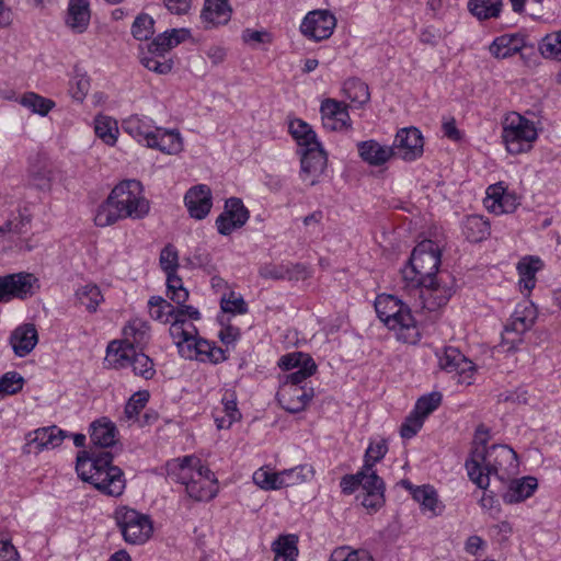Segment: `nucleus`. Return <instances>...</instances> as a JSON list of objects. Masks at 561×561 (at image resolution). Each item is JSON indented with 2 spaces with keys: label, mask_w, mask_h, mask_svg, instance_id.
<instances>
[{
  "label": "nucleus",
  "mask_w": 561,
  "mask_h": 561,
  "mask_svg": "<svg viewBox=\"0 0 561 561\" xmlns=\"http://www.w3.org/2000/svg\"><path fill=\"white\" fill-rule=\"evenodd\" d=\"M483 438L470 451L465 462L469 479L480 489L486 490L491 477L504 482L518 471V457L507 445L486 447Z\"/></svg>",
  "instance_id": "f257e3e1"
},
{
  "label": "nucleus",
  "mask_w": 561,
  "mask_h": 561,
  "mask_svg": "<svg viewBox=\"0 0 561 561\" xmlns=\"http://www.w3.org/2000/svg\"><path fill=\"white\" fill-rule=\"evenodd\" d=\"M440 257L438 244L426 239L413 249L409 263L402 268V277L407 286L425 288L437 300L438 306L445 305L451 297V288H442L436 278Z\"/></svg>",
  "instance_id": "f03ea898"
},
{
  "label": "nucleus",
  "mask_w": 561,
  "mask_h": 561,
  "mask_svg": "<svg viewBox=\"0 0 561 561\" xmlns=\"http://www.w3.org/2000/svg\"><path fill=\"white\" fill-rule=\"evenodd\" d=\"M149 210L150 204L144 195L141 183L137 180H124L98 207L94 222L98 227H107L125 218L142 219Z\"/></svg>",
  "instance_id": "7ed1b4c3"
},
{
  "label": "nucleus",
  "mask_w": 561,
  "mask_h": 561,
  "mask_svg": "<svg viewBox=\"0 0 561 561\" xmlns=\"http://www.w3.org/2000/svg\"><path fill=\"white\" fill-rule=\"evenodd\" d=\"M113 455L106 450H82L77 456L76 470L82 481L94 485L108 496L123 494L126 481L123 470L112 465Z\"/></svg>",
  "instance_id": "20e7f679"
},
{
  "label": "nucleus",
  "mask_w": 561,
  "mask_h": 561,
  "mask_svg": "<svg viewBox=\"0 0 561 561\" xmlns=\"http://www.w3.org/2000/svg\"><path fill=\"white\" fill-rule=\"evenodd\" d=\"M378 318L390 330L396 331L397 339L403 343L415 344L421 333L411 309L393 295H379L375 300Z\"/></svg>",
  "instance_id": "39448f33"
},
{
  "label": "nucleus",
  "mask_w": 561,
  "mask_h": 561,
  "mask_svg": "<svg viewBox=\"0 0 561 561\" xmlns=\"http://www.w3.org/2000/svg\"><path fill=\"white\" fill-rule=\"evenodd\" d=\"M538 137L535 123L523 115L512 112L503 122L502 138L510 153L518 154L530 148Z\"/></svg>",
  "instance_id": "423d86ee"
},
{
  "label": "nucleus",
  "mask_w": 561,
  "mask_h": 561,
  "mask_svg": "<svg viewBox=\"0 0 561 561\" xmlns=\"http://www.w3.org/2000/svg\"><path fill=\"white\" fill-rule=\"evenodd\" d=\"M115 520L124 540L129 545H142L153 533L150 517L133 508H117Z\"/></svg>",
  "instance_id": "0eeeda50"
},
{
  "label": "nucleus",
  "mask_w": 561,
  "mask_h": 561,
  "mask_svg": "<svg viewBox=\"0 0 561 561\" xmlns=\"http://www.w3.org/2000/svg\"><path fill=\"white\" fill-rule=\"evenodd\" d=\"M39 288L38 279L31 273L20 272L0 276V302L32 297Z\"/></svg>",
  "instance_id": "6e6552de"
},
{
  "label": "nucleus",
  "mask_w": 561,
  "mask_h": 561,
  "mask_svg": "<svg viewBox=\"0 0 561 561\" xmlns=\"http://www.w3.org/2000/svg\"><path fill=\"white\" fill-rule=\"evenodd\" d=\"M250 218V211L239 197L226 201L224 211L216 219V227L221 236H229L243 227Z\"/></svg>",
  "instance_id": "1a4fd4ad"
},
{
  "label": "nucleus",
  "mask_w": 561,
  "mask_h": 561,
  "mask_svg": "<svg viewBox=\"0 0 561 561\" xmlns=\"http://www.w3.org/2000/svg\"><path fill=\"white\" fill-rule=\"evenodd\" d=\"M299 154L301 180L311 186L318 184L328 164V156L322 145L309 149H299Z\"/></svg>",
  "instance_id": "9d476101"
},
{
  "label": "nucleus",
  "mask_w": 561,
  "mask_h": 561,
  "mask_svg": "<svg viewBox=\"0 0 561 561\" xmlns=\"http://www.w3.org/2000/svg\"><path fill=\"white\" fill-rule=\"evenodd\" d=\"M336 26L335 16L328 10H314L309 12L301 25V33L310 39L320 42L329 38Z\"/></svg>",
  "instance_id": "9b49d317"
},
{
  "label": "nucleus",
  "mask_w": 561,
  "mask_h": 561,
  "mask_svg": "<svg viewBox=\"0 0 561 561\" xmlns=\"http://www.w3.org/2000/svg\"><path fill=\"white\" fill-rule=\"evenodd\" d=\"M536 318L537 309L531 301H524L516 306L510 322L505 325V334L516 333L517 336L511 341L503 336V340L511 344L508 350L516 347V344L522 341V334L533 327Z\"/></svg>",
  "instance_id": "f8f14e48"
},
{
  "label": "nucleus",
  "mask_w": 561,
  "mask_h": 561,
  "mask_svg": "<svg viewBox=\"0 0 561 561\" xmlns=\"http://www.w3.org/2000/svg\"><path fill=\"white\" fill-rule=\"evenodd\" d=\"M423 137L416 127L400 129L394 138L392 156H398L405 161H413L423 153Z\"/></svg>",
  "instance_id": "ddd939ff"
},
{
  "label": "nucleus",
  "mask_w": 561,
  "mask_h": 561,
  "mask_svg": "<svg viewBox=\"0 0 561 561\" xmlns=\"http://www.w3.org/2000/svg\"><path fill=\"white\" fill-rule=\"evenodd\" d=\"M313 388L294 387L290 383H280L276 398L283 409L290 413H298L308 405L313 398Z\"/></svg>",
  "instance_id": "4468645a"
},
{
  "label": "nucleus",
  "mask_w": 561,
  "mask_h": 561,
  "mask_svg": "<svg viewBox=\"0 0 561 561\" xmlns=\"http://www.w3.org/2000/svg\"><path fill=\"white\" fill-rule=\"evenodd\" d=\"M322 125L325 129L336 131L351 127L347 106L343 102L327 99L320 106Z\"/></svg>",
  "instance_id": "2eb2a0df"
},
{
  "label": "nucleus",
  "mask_w": 561,
  "mask_h": 561,
  "mask_svg": "<svg viewBox=\"0 0 561 561\" xmlns=\"http://www.w3.org/2000/svg\"><path fill=\"white\" fill-rule=\"evenodd\" d=\"M186 494L194 501H209L218 492L215 473L206 466L199 467L195 478L187 483Z\"/></svg>",
  "instance_id": "dca6fc26"
},
{
  "label": "nucleus",
  "mask_w": 561,
  "mask_h": 561,
  "mask_svg": "<svg viewBox=\"0 0 561 561\" xmlns=\"http://www.w3.org/2000/svg\"><path fill=\"white\" fill-rule=\"evenodd\" d=\"M184 204L192 218L197 220L206 218L213 207L210 188L205 184L191 187L185 193Z\"/></svg>",
  "instance_id": "f3484780"
},
{
  "label": "nucleus",
  "mask_w": 561,
  "mask_h": 561,
  "mask_svg": "<svg viewBox=\"0 0 561 561\" xmlns=\"http://www.w3.org/2000/svg\"><path fill=\"white\" fill-rule=\"evenodd\" d=\"M204 467L201 459L195 456H184L183 458H175L167 462L168 478L175 483H181L187 488L195 478V474Z\"/></svg>",
  "instance_id": "a211bd4d"
},
{
  "label": "nucleus",
  "mask_w": 561,
  "mask_h": 561,
  "mask_svg": "<svg viewBox=\"0 0 561 561\" xmlns=\"http://www.w3.org/2000/svg\"><path fill=\"white\" fill-rule=\"evenodd\" d=\"M485 207L496 214H511L519 205L515 194L507 192L502 183L490 185L486 190Z\"/></svg>",
  "instance_id": "6ab92c4d"
},
{
  "label": "nucleus",
  "mask_w": 561,
  "mask_h": 561,
  "mask_svg": "<svg viewBox=\"0 0 561 561\" xmlns=\"http://www.w3.org/2000/svg\"><path fill=\"white\" fill-rule=\"evenodd\" d=\"M9 342L15 356H27L38 342V333L35 325L33 323L19 325L12 331Z\"/></svg>",
  "instance_id": "aec40b11"
},
{
  "label": "nucleus",
  "mask_w": 561,
  "mask_h": 561,
  "mask_svg": "<svg viewBox=\"0 0 561 561\" xmlns=\"http://www.w3.org/2000/svg\"><path fill=\"white\" fill-rule=\"evenodd\" d=\"M117 354L121 365H130L135 375L147 380L154 376L156 370L152 359L144 353H135L133 345L117 351Z\"/></svg>",
  "instance_id": "412c9836"
},
{
  "label": "nucleus",
  "mask_w": 561,
  "mask_h": 561,
  "mask_svg": "<svg viewBox=\"0 0 561 561\" xmlns=\"http://www.w3.org/2000/svg\"><path fill=\"white\" fill-rule=\"evenodd\" d=\"M66 433L57 426L37 428L27 435V446L34 447L36 453L44 449H54L61 445Z\"/></svg>",
  "instance_id": "4be33fe9"
},
{
  "label": "nucleus",
  "mask_w": 561,
  "mask_h": 561,
  "mask_svg": "<svg viewBox=\"0 0 561 561\" xmlns=\"http://www.w3.org/2000/svg\"><path fill=\"white\" fill-rule=\"evenodd\" d=\"M439 366L447 373H457L466 375V377H470V374L474 370L473 363L453 346L446 347L443 355L439 356Z\"/></svg>",
  "instance_id": "5701e85b"
},
{
  "label": "nucleus",
  "mask_w": 561,
  "mask_h": 561,
  "mask_svg": "<svg viewBox=\"0 0 561 561\" xmlns=\"http://www.w3.org/2000/svg\"><path fill=\"white\" fill-rule=\"evenodd\" d=\"M190 36L186 28H172L156 36L151 43L147 45L150 54L164 55L184 42Z\"/></svg>",
  "instance_id": "b1692460"
},
{
  "label": "nucleus",
  "mask_w": 561,
  "mask_h": 561,
  "mask_svg": "<svg viewBox=\"0 0 561 561\" xmlns=\"http://www.w3.org/2000/svg\"><path fill=\"white\" fill-rule=\"evenodd\" d=\"M116 426L110 421L96 420L91 424L90 439L93 447L90 450H104L115 444Z\"/></svg>",
  "instance_id": "393cba45"
},
{
  "label": "nucleus",
  "mask_w": 561,
  "mask_h": 561,
  "mask_svg": "<svg viewBox=\"0 0 561 561\" xmlns=\"http://www.w3.org/2000/svg\"><path fill=\"white\" fill-rule=\"evenodd\" d=\"M231 9L228 0H205L201 13L205 27L226 24L230 20Z\"/></svg>",
  "instance_id": "a878e982"
},
{
  "label": "nucleus",
  "mask_w": 561,
  "mask_h": 561,
  "mask_svg": "<svg viewBox=\"0 0 561 561\" xmlns=\"http://www.w3.org/2000/svg\"><path fill=\"white\" fill-rule=\"evenodd\" d=\"M525 47V38L519 34H504L496 37L489 49L499 59L508 58Z\"/></svg>",
  "instance_id": "bb28decb"
},
{
  "label": "nucleus",
  "mask_w": 561,
  "mask_h": 561,
  "mask_svg": "<svg viewBox=\"0 0 561 561\" xmlns=\"http://www.w3.org/2000/svg\"><path fill=\"white\" fill-rule=\"evenodd\" d=\"M537 486V479L530 476L512 480L507 491L503 494V501L507 504L523 502L534 494Z\"/></svg>",
  "instance_id": "cd10ccee"
},
{
  "label": "nucleus",
  "mask_w": 561,
  "mask_h": 561,
  "mask_svg": "<svg viewBox=\"0 0 561 561\" xmlns=\"http://www.w3.org/2000/svg\"><path fill=\"white\" fill-rule=\"evenodd\" d=\"M542 267V261L536 256H526L517 264L519 288L522 294L528 296L536 285V273Z\"/></svg>",
  "instance_id": "c85d7f7f"
},
{
  "label": "nucleus",
  "mask_w": 561,
  "mask_h": 561,
  "mask_svg": "<svg viewBox=\"0 0 561 561\" xmlns=\"http://www.w3.org/2000/svg\"><path fill=\"white\" fill-rule=\"evenodd\" d=\"M148 147L169 154H176L183 150V140L176 130L156 128V134L150 138Z\"/></svg>",
  "instance_id": "c756f323"
},
{
  "label": "nucleus",
  "mask_w": 561,
  "mask_h": 561,
  "mask_svg": "<svg viewBox=\"0 0 561 561\" xmlns=\"http://www.w3.org/2000/svg\"><path fill=\"white\" fill-rule=\"evenodd\" d=\"M123 128L139 142L145 141L147 146L156 134L153 121L147 116L131 115L124 121Z\"/></svg>",
  "instance_id": "7c9ffc66"
},
{
  "label": "nucleus",
  "mask_w": 561,
  "mask_h": 561,
  "mask_svg": "<svg viewBox=\"0 0 561 561\" xmlns=\"http://www.w3.org/2000/svg\"><path fill=\"white\" fill-rule=\"evenodd\" d=\"M413 500L421 505L423 513H430V517H436L443 513L444 505L438 500V495L434 486L430 484L416 486V489L413 490Z\"/></svg>",
  "instance_id": "2f4dec72"
},
{
  "label": "nucleus",
  "mask_w": 561,
  "mask_h": 561,
  "mask_svg": "<svg viewBox=\"0 0 561 561\" xmlns=\"http://www.w3.org/2000/svg\"><path fill=\"white\" fill-rule=\"evenodd\" d=\"M90 8L88 0H70L68 5L67 25L77 33L87 30L90 22Z\"/></svg>",
  "instance_id": "473e14b6"
},
{
  "label": "nucleus",
  "mask_w": 561,
  "mask_h": 561,
  "mask_svg": "<svg viewBox=\"0 0 561 561\" xmlns=\"http://www.w3.org/2000/svg\"><path fill=\"white\" fill-rule=\"evenodd\" d=\"M357 147L362 159L376 167L386 163L393 153L391 147L381 146L376 140L362 141Z\"/></svg>",
  "instance_id": "72a5a7b5"
},
{
  "label": "nucleus",
  "mask_w": 561,
  "mask_h": 561,
  "mask_svg": "<svg viewBox=\"0 0 561 561\" xmlns=\"http://www.w3.org/2000/svg\"><path fill=\"white\" fill-rule=\"evenodd\" d=\"M170 322V335L172 336L176 346L179 347L180 354L183 357L193 358L191 342L192 340H194V334L192 331H188L184 328L186 321L180 320L179 318H174Z\"/></svg>",
  "instance_id": "f704fd0d"
},
{
  "label": "nucleus",
  "mask_w": 561,
  "mask_h": 561,
  "mask_svg": "<svg viewBox=\"0 0 561 561\" xmlns=\"http://www.w3.org/2000/svg\"><path fill=\"white\" fill-rule=\"evenodd\" d=\"M298 537L296 535H280L272 543L274 561H296L298 557Z\"/></svg>",
  "instance_id": "c9c22d12"
},
{
  "label": "nucleus",
  "mask_w": 561,
  "mask_h": 561,
  "mask_svg": "<svg viewBox=\"0 0 561 561\" xmlns=\"http://www.w3.org/2000/svg\"><path fill=\"white\" fill-rule=\"evenodd\" d=\"M289 133L297 141L300 149L321 146L317 139L314 130L309 124L301 119H295L289 123Z\"/></svg>",
  "instance_id": "e433bc0d"
},
{
  "label": "nucleus",
  "mask_w": 561,
  "mask_h": 561,
  "mask_svg": "<svg viewBox=\"0 0 561 561\" xmlns=\"http://www.w3.org/2000/svg\"><path fill=\"white\" fill-rule=\"evenodd\" d=\"M314 474L313 468L309 465H300L290 469L279 471L278 485L287 488L310 480Z\"/></svg>",
  "instance_id": "4c0bfd02"
},
{
  "label": "nucleus",
  "mask_w": 561,
  "mask_h": 561,
  "mask_svg": "<svg viewBox=\"0 0 561 561\" xmlns=\"http://www.w3.org/2000/svg\"><path fill=\"white\" fill-rule=\"evenodd\" d=\"M463 233L470 242H480L490 234V225L482 216H469L463 225Z\"/></svg>",
  "instance_id": "58836bf2"
},
{
  "label": "nucleus",
  "mask_w": 561,
  "mask_h": 561,
  "mask_svg": "<svg viewBox=\"0 0 561 561\" xmlns=\"http://www.w3.org/2000/svg\"><path fill=\"white\" fill-rule=\"evenodd\" d=\"M343 91L346 98L358 106H363L370 100L368 85L357 78L347 79L344 82Z\"/></svg>",
  "instance_id": "ea45409f"
},
{
  "label": "nucleus",
  "mask_w": 561,
  "mask_h": 561,
  "mask_svg": "<svg viewBox=\"0 0 561 561\" xmlns=\"http://www.w3.org/2000/svg\"><path fill=\"white\" fill-rule=\"evenodd\" d=\"M76 298L91 313L95 312L99 305L103 301V295L95 284H87L79 287L76 291Z\"/></svg>",
  "instance_id": "a19ab883"
},
{
  "label": "nucleus",
  "mask_w": 561,
  "mask_h": 561,
  "mask_svg": "<svg viewBox=\"0 0 561 561\" xmlns=\"http://www.w3.org/2000/svg\"><path fill=\"white\" fill-rule=\"evenodd\" d=\"M221 402L224 405L222 412L225 415L215 416V422L217 428L219 430L229 428L234 422L241 419V413L237 408V399L233 392L229 396H224Z\"/></svg>",
  "instance_id": "79ce46f5"
},
{
  "label": "nucleus",
  "mask_w": 561,
  "mask_h": 561,
  "mask_svg": "<svg viewBox=\"0 0 561 561\" xmlns=\"http://www.w3.org/2000/svg\"><path fill=\"white\" fill-rule=\"evenodd\" d=\"M502 8V0H469L468 9L479 20L497 18Z\"/></svg>",
  "instance_id": "37998d69"
},
{
  "label": "nucleus",
  "mask_w": 561,
  "mask_h": 561,
  "mask_svg": "<svg viewBox=\"0 0 561 561\" xmlns=\"http://www.w3.org/2000/svg\"><path fill=\"white\" fill-rule=\"evenodd\" d=\"M139 58L145 68L158 75H168L173 68L172 59H165L164 55L150 54L148 48L140 49Z\"/></svg>",
  "instance_id": "c03bdc74"
},
{
  "label": "nucleus",
  "mask_w": 561,
  "mask_h": 561,
  "mask_svg": "<svg viewBox=\"0 0 561 561\" xmlns=\"http://www.w3.org/2000/svg\"><path fill=\"white\" fill-rule=\"evenodd\" d=\"M149 313L153 320L168 323L174 319V306L161 296H152L148 301Z\"/></svg>",
  "instance_id": "a18cd8bd"
},
{
  "label": "nucleus",
  "mask_w": 561,
  "mask_h": 561,
  "mask_svg": "<svg viewBox=\"0 0 561 561\" xmlns=\"http://www.w3.org/2000/svg\"><path fill=\"white\" fill-rule=\"evenodd\" d=\"M442 398V393L437 391L422 396L417 399L412 412L425 421L440 405Z\"/></svg>",
  "instance_id": "49530a36"
},
{
  "label": "nucleus",
  "mask_w": 561,
  "mask_h": 561,
  "mask_svg": "<svg viewBox=\"0 0 561 561\" xmlns=\"http://www.w3.org/2000/svg\"><path fill=\"white\" fill-rule=\"evenodd\" d=\"M539 50L545 58L561 61V30L547 34L539 43Z\"/></svg>",
  "instance_id": "de8ad7c7"
},
{
  "label": "nucleus",
  "mask_w": 561,
  "mask_h": 561,
  "mask_svg": "<svg viewBox=\"0 0 561 561\" xmlns=\"http://www.w3.org/2000/svg\"><path fill=\"white\" fill-rule=\"evenodd\" d=\"M329 561H375V559L368 550L339 547L333 550Z\"/></svg>",
  "instance_id": "09e8293b"
},
{
  "label": "nucleus",
  "mask_w": 561,
  "mask_h": 561,
  "mask_svg": "<svg viewBox=\"0 0 561 561\" xmlns=\"http://www.w3.org/2000/svg\"><path fill=\"white\" fill-rule=\"evenodd\" d=\"M21 104L42 116L47 115L48 112L55 106L54 101L43 98L34 92L25 93L21 98Z\"/></svg>",
  "instance_id": "8fccbe9b"
},
{
  "label": "nucleus",
  "mask_w": 561,
  "mask_h": 561,
  "mask_svg": "<svg viewBox=\"0 0 561 561\" xmlns=\"http://www.w3.org/2000/svg\"><path fill=\"white\" fill-rule=\"evenodd\" d=\"M313 358L306 353L295 352L286 354L279 359V367L286 371L298 370L302 366L314 367Z\"/></svg>",
  "instance_id": "3c124183"
},
{
  "label": "nucleus",
  "mask_w": 561,
  "mask_h": 561,
  "mask_svg": "<svg viewBox=\"0 0 561 561\" xmlns=\"http://www.w3.org/2000/svg\"><path fill=\"white\" fill-rule=\"evenodd\" d=\"M154 33V20L146 13L139 14L133 25L131 35L137 41H147Z\"/></svg>",
  "instance_id": "603ef678"
},
{
  "label": "nucleus",
  "mask_w": 561,
  "mask_h": 561,
  "mask_svg": "<svg viewBox=\"0 0 561 561\" xmlns=\"http://www.w3.org/2000/svg\"><path fill=\"white\" fill-rule=\"evenodd\" d=\"M28 184L39 191L51 187V172L45 165H32L28 172Z\"/></svg>",
  "instance_id": "864d4df0"
},
{
  "label": "nucleus",
  "mask_w": 561,
  "mask_h": 561,
  "mask_svg": "<svg viewBox=\"0 0 561 561\" xmlns=\"http://www.w3.org/2000/svg\"><path fill=\"white\" fill-rule=\"evenodd\" d=\"M360 477V488L362 492L368 491H385V482L377 474L375 468L369 467V465H364L359 470Z\"/></svg>",
  "instance_id": "5fc2aeb1"
},
{
  "label": "nucleus",
  "mask_w": 561,
  "mask_h": 561,
  "mask_svg": "<svg viewBox=\"0 0 561 561\" xmlns=\"http://www.w3.org/2000/svg\"><path fill=\"white\" fill-rule=\"evenodd\" d=\"M150 393L147 390L135 392L125 405L124 413L128 420L136 417L149 401Z\"/></svg>",
  "instance_id": "6e6d98bb"
},
{
  "label": "nucleus",
  "mask_w": 561,
  "mask_h": 561,
  "mask_svg": "<svg viewBox=\"0 0 561 561\" xmlns=\"http://www.w3.org/2000/svg\"><path fill=\"white\" fill-rule=\"evenodd\" d=\"M220 308L226 313L244 314L248 312V305L241 296L230 291L227 297L224 295L220 299Z\"/></svg>",
  "instance_id": "4d7b16f0"
},
{
  "label": "nucleus",
  "mask_w": 561,
  "mask_h": 561,
  "mask_svg": "<svg viewBox=\"0 0 561 561\" xmlns=\"http://www.w3.org/2000/svg\"><path fill=\"white\" fill-rule=\"evenodd\" d=\"M24 378L16 371H9L0 378V394L9 396L20 392Z\"/></svg>",
  "instance_id": "13d9d810"
},
{
  "label": "nucleus",
  "mask_w": 561,
  "mask_h": 561,
  "mask_svg": "<svg viewBox=\"0 0 561 561\" xmlns=\"http://www.w3.org/2000/svg\"><path fill=\"white\" fill-rule=\"evenodd\" d=\"M117 127L114 122L106 117L95 121V134L107 145H114L116 141Z\"/></svg>",
  "instance_id": "bf43d9fd"
},
{
  "label": "nucleus",
  "mask_w": 561,
  "mask_h": 561,
  "mask_svg": "<svg viewBox=\"0 0 561 561\" xmlns=\"http://www.w3.org/2000/svg\"><path fill=\"white\" fill-rule=\"evenodd\" d=\"M159 263L165 274L178 271L179 254L174 245L169 243L161 250Z\"/></svg>",
  "instance_id": "052dcab7"
},
{
  "label": "nucleus",
  "mask_w": 561,
  "mask_h": 561,
  "mask_svg": "<svg viewBox=\"0 0 561 561\" xmlns=\"http://www.w3.org/2000/svg\"><path fill=\"white\" fill-rule=\"evenodd\" d=\"M150 327L141 319H133L124 329L125 335H133L136 343H142L149 337Z\"/></svg>",
  "instance_id": "680f3d73"
},
{
  "label": "nucleus",
  "mask_w": 561,
  "mask_h": 561,
  "mask_svg": "<svg viewBox=\"0 0 561 561\" xmlns=\"http://www.w3.org/2000/svg\"><path fill=\"white\" fill-rule=\"evenodd\" d=\"M388 446L385 439L370 443L365 453L364 465H369V467L374 468L386 456Z\"/></svg>",
  "instance_id": "e2e57ef3"
},
{
  "label": "nucleus",
  "mask_w": 561,
  "mask_h": 561,
  "mask_svg": "<svg viewBox=\"0 0 561 561\" xmlns=\"http://www.w3.org/2000/svg\"><path fill=\"white\" fill-rule=\"evenodd\" d=\"M317 371V365L314 367L302 366L298 370H293L284 375L280 383H290L294 387H305L302 383L307 378L314 375Z\"/></svg>",
  "instance_id": "0e129e2a"
},
{
  "label": "nucleus",
  "mask_w": 561,
  "mask_h": 561,
  "mask_svg": "<svg viewBox=\"0 0 561 561\" xmlns=\"http://www.w3.org/2000/svg\"><path fill=\"white\" fill-rule=\"evenodd\" d=\"M279 472H268L263 469H260L254 472L253 481L256 485L264 490H276L282 489V485H278Z\"/></svg>",
  "instance_id": "69168bd1"
},
{
  "label": "nucleus",
  "mask_w": 561,
  "mask_h": 561,
  "mask_svg": "<svg viewBox=\"0 0 561 561\" xmlns=\"http://www.w3.org/2000/svg\"><path fill=\"white\" fill-rule=\"evenodd\" d=\"M360 504L370 511H377L385 504V491H368L357 495Z\"/></svg>",
  "instance_id": "338daca9"
},
{
  "label": "nucleus",
  "mask_w": 561,
  "mask_h": 561,
  "mask_svg": "<svg viewBox=\"0 0 561 561\" xmlns=\"http://www.w3.org/2000/svg\"><path fill=\"white\" fill-rule=\"evenodd\" d=\"M424 420L411 412L400 427L402 438L410 439L414 437L422 428Z\"/></svg>",
  "instance_id": "774afa93"
}]
</instances>
